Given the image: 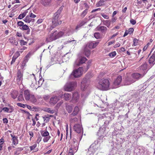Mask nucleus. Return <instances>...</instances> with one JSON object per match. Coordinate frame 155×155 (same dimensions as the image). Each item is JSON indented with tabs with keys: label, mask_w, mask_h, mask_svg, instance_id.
I'll use <instances>...</instances> for the list:
<instances>
[{
	"label": "nucleus",
	"mask_w": 155,
	"mask_h": 155,
	"mask_svg": "<svg viewBox=\"0 0 155 155\" xmlns=\"http://www.w3.org/2000/svg\"><path fill=\"white\" fill-rule=\"evenodd\" d=\"M96 87L97 88L101 90H107L110 89V82L108 79L102 78L100 80Z\"/></svg>",
	"instance_id": "f257e3e1"
},
{
	"label": "nucleus",
	"mask_w": 155,
	"mask_h": 155,
	"mask_svg": "<svg viewBox=\"0 0 155 155\" xmlns=\"http://www.w3.org/2000/svg\"><path fill=\"white\" fill-rule=\"evenodd\" d=\"M64 35V33L62 31L58 32L57 31H54L49 35L46 38L48 42H51L61 37Z\"/></svg>",
	"instance_id": "f03ea898"
},
{
	"label": "nucleus",
	"mask_w": 155,
	"mask_h": 155,
	"mask_svg": "<svg viewBox=\"0 0 155 155\" xmlns=\"http://www.w3.org/2000/svg\"><path fill=\"white\" fill-rule=\"evenodd\" d=\"M61 12V10L59 9L54 14V17L52 21L53 27H55L58 25L61 24V21H58L60 18V14Z\"/></svg>",
	"instance_id": "7ed1b4c3"
},
{
	"label": "nucleus",
	"mask_w": 155,
	"mask_h": 155,
	"mask_svg": "<svg viewBox=\"0 0 155 155\" xmlns=\"http://www.w3.org/2000/svg\"><path fill=\"white\" fill-rule=\"evenodd\" d=\"M77 86L76 81L70 82L66 84L64 87V90L67 91H71L73 90Z\"/></svg>",
	"instance_id": "20e7f679"
},
{
	"label": "nucleus",
	"mask_w": 155,
	"mask_h": 155,
	"mask_svg": "<svg viewBox=\"0 0 155 155\" xmlns=\"http://www.w3.org/2000/svg\"><path fill=\"white\" fill-rule=\"evenodd\" d=\"M83 70L82 67H79L77 69L73 71L71 74L70 78H72L73 76L74 78H77L80 77L83 74Z\"/></svg>",
	"instance_id": "39448f33"
},
{
	"label": "nucleus",
	"mask_w": 155,
	"mask_h": 155,
	"mask_svg": "<svg viewBox=\"0 0 155 155\" xmlns=\"http://www.w3.org/2000/svg\"><path fill=\"white\" fill-rule=\"evenodd\" d=\"M71 147L70 148L69 152L74 153L78 149V143L76 139L73 140L71 143Z\"/></svg>",
	"instance_id": "423d86ee"
},
{
	"label": "nucleus",
	"mask_w": 155,
	"mask_h": 155,
	"mask_svg": "<svg viewBox=\"0 0 155 155\" xmlns=\"http://www.w3.org/2000/svg\"><path fill=\"white\" fill-rule=\"evenodd\" d=\"M90 81L86 78H84L81 82V89L83 91H85L88 89Z\"/></svg>",
	"instance_id": "0eeeda50"
},
{
	"label": "nucleus",
	"mask_w": 155,
	"mask_h": 155,
	"mask_svg": "<svg viewBox=\"0 0 155 155\" xmlns=\"http://www.w3.org/2000/svg\"><path fill=\"white\" fill-rule=\"evenodd\" d=\"M122 80V77L118 76L115 80L111 88H114L118 87V86L120 84Z\"/></svg>",
	"instance_id": "6e6552de"
},
{
	"label": "nucleus",
	"mask_w": 155,
	"mask_h": 155,
	"mask_svg": "<svg viewBox=\"0 0 155 155\" xmlns=\"http://www.w3.org/2000/svg\"><path fill=\"white\" fill-rule=\"evenodd\" d=\"M87 60V59L85 57H81L76 60L74 64L76 65L79 66L84 63Z\"/></svg>",
	"instance_id": "1a4fd4ad"
},
{
	"label": "nucleus",
	"mask_w": 155,
	"mask_h": 155,
	"mask_svg": "<svg viewBox=\"0 0 155 155\" xmlns=\"http://www.w3.org/2000/svg\"><path fill=\"white\" fill-rule=\"evenodd\" d=\"M59 97L53 96L50 99L49 103L50 104L54 105L59 100Z\"/></svg>",
	"instance_id": "9d476101"
},
{
	"label": "nucleus",
	"mask_w": 155,
	"mask_h": 155,
	"mask_svg": "<svg viewBox=\"0 0 155 155\" xmlns=\"http://www.w3.org/2000/svg\"><path fill=\"white\" fill-rule=\"evenodd\" d=\"M145 74V72L143 74H140L138 73H134L131 75V77L134 80H137L140 78L143 77Z\"/></svg>",
	"instance_id": "9b49d317"
},
{
	"label": "nucleus",
	"mask_w": 155,
	"mask_h": 155,
	"mask_svg": "<svg viewBox=\"0 0 155 155\" xmlns=\"http://www.w3.org/2000/svg\"><path fill=\"white\" fill-rule=\"evenodd\" d=\"M74 129L77 133L79 134L83 131L81 126L79 124H76L74 127Z\"/></svg>",
	"instance_id": "f8f14e48"
},
{
	"label": "nucleus",
	"mask_w": 155,
	"mask_h": 155,
	"mask_svg": "<svg viewBox=\"0 0 155 155\" xmlns=\"http://www.w3.org/2000/svg\"><path fill=\"white\" fill-rule=\"evenodd\" d=\"M136 81L134 78H132L131 76L130 77H128L126 78L125 81V85H129L134 82Z\"/></svg>",
	"instance_id": "ddd939ff"
},
{
	"label": "nucleus",
	"mask_w": 155,
	"mask_h": 155,
	"mask_svg": "<svg viewBox=\"0 0 155 155\" xmlns=\"http://www.w3.org/2000/svg\"><path fill=\"white\" fill-rule=\"evenodd\" d=\"M96 31L105 33L107 30V28L104 26H98L96 28Z\"/></svg>",
	"instance_id": "4468645a"
},
{
	"label": "nucleus",
	"mask_w": 155,
	"mask_h": 155,
	"mask_svg": "<svg viewBox=\"0 0 155 155\" xmlns=\"http://www.w3.org/2000/svg\"><path fill=\"white\" fill-rule=\"evenodd\" d=\"M149 62L151 65L153 66L155 64V52H154L150 58Z\"/></svg>",
	"instance_id": "2eb2a0df"
},
{
	"label": "nucleus",
	"mask_w": 155,
	"mask_h": 155,
	"mask_svg": "<svg viewBox=\"0 0 155 155\" xmlns=\"http://www.w3.org/2000/svg\"><path fill=\"white\" fill-rule=\"evenodd\" d=\"M71 94L67 93H64L61 96V97L64 98L66 101L70 100L71 98Z\"/></svg>",
	"instance_id": "dca6fc26"
},
{
	"label": "nucleus",
	"mask_w": 155,
	"mask_h": 155,
	"mask_svg": "<svg viewBox=\"0 0 155 155\" xmlns=\"http://www.w3.org/2000/svg\"><path fill=\"white\" fill-rule=\"evenodd\" d=\"M30 78H31V86L33 87L36 85V81L35 79V75L33 74L30 75Z\"/></svg>",
	"instance_id": "f3484780"
},
{
	"label": "nucleus",
	"mask_w": 155,
	"mask_h": 155,
	"mask_svg": "<svg viewBox=\"0 0 155 155\" xmlns=\"http://www.w3.org/2000/svg\"><path fill=\"white\" fill-rule=\"evenodd\" d=\"M79 95L77 92H75L72 95V101L73 102L75 103L77 102L79 99Z\"/></svg>",
	"instance_id": "a211bd4d"
},
{
	"label": "nucleus",
	"mask_w": 155,
	"mask_h": 155,
	"mask_svg": "<svg viewBox=\"0 0 155 155\" xmlns=\"http://www.w3.org/2000/svg\"><path fill=\"white\" fill-rule=\"evenodd\" d=\"M29 58V53L27 54L26 55L24 58L23 61L21 64V66L23 69L26 66V64L28 61Z\"/></svg>",
	"instance_id": "6ab92c4d"
},
{
	"label": "nucleus",
	"mask_w": 155,
	"mask_h": 155,
	"mask_svg": "<svg viewBox=\"0 0 155 155\" xmlns=\"http://www.w3.org/2000/svg\"><path fill=\"white\" fill-rule=\"evenodd\" d=\"M147 64L146 63H144L140 67V72L141 73L143 74L144 72H145V74L146 73V69L147 68Z\"/></svg>",
	"instance_id": "aec40b11"
},
{
	"label": "nucleus",
	"mask_w": 155,
	"mask_h": 155,
	"mask_svg": "<svg viewBox=\"0 0 155 155\" xmlns=\"http://www.w3.org/2000/svg\"><path fill=\"white\" fill-rule=\"evenodd\" d=\"M98 41H94L90 42L88 44V47L90 48H95L99 44Z\"/></svg>",
	"instance_id": "412c9836"
},
{
	"label": "nucleus",
	"mask_w": 155,
	"mask_h": 155,
	"mask_svg": "<svg viewBox=\"0 0 155 155\" xmlns=\"http://www.w3.org/2000/svg\"><path fill=\"white\" fill-rule=\"evenodd\" d=\"M11 136L12 138V143L14 145H15L18 143V137L15 135H13L12 134H11Z\"/></svg>",
	"instance_id": "4be33fe9"
},
{
	"label": "nucleus",
	"mask_w": 155,
	"mask_h": 155,
	"mask_svg": "<svg viewBox=\"0 0 155 155\" xmlns=\"http://www.w3.org/2000/svg\"><path fill=\"white\" fill-rule=\"evenodd\" d=\"M29 9V8L27 9L22 14H20L18 17V18L20 19H21L23 18L26 15L27 13L28 12V11Z\"/></svg>",
	"instance_id": "5701e85b"
},
{
	"label": "nucleus",
	"mask_w": 155,
	"mask_h": 155,
	"mask_svg": "<svg viewBox=\"0 0 155 155\" xmlns=\"http://www.w3.org/2000/svg\"><path fill=\"white\" fill-rule=\"evenodd\" d=\"M17 80L18 82H20L22 79V75L21 72H18L17 73ZM21 83V82H20Z\"/></svg>",
	"instance_id": "b1692460"
},
{
	"label": "nucleus",
	"mask_w": 155,
	"mask_h": 155,
	"mask_svg": "<svg viewBox=\"0 0 155 155\" xmlns=\"http://www.w3.org/2000/svg\"><path fill=\"white\" fill-rule=\"evenodd\" d=\"M36 99L33 95L30 94V101L33 103H34L36 102Z\"/></svg>",
	"instance_id": "393cba45"
},
{
	"label": "nucleus",
	"mask_w": 155,
	"mask_h": 155,
	"mask_svg": "<svg viewBox=\"0 0 155 155\" xmlns=\"http://www.w3.org/2000/svg\"><path fill=\"white\" fill-rule=\"evenodd\" d=\"M79 110V109L78 107L77 106L75 107L74 108L73 112L71 115L74 116L78 114Z\"/></svg>",
	"instance_id": "a878e982"
},
{
	"label": "nucleus",
	"mask_w": 155,
	"mask_h": 155,
	"mask_svg": "<svg viewBox=\"0 0 155 155\" xmlns=\"http://www.w3.org/2000/svg\"><path fill=\"white\" fill-rule=\"evenodd\" d=\"M51 0H42L41 3L45 6L48 5Z\"/></svg>",
	"instance_id": "bb28decb"
},
{
	"label": "nucleus",
	"mask_w": 155,
	"mask_h": 155,
	"mask_svg": "<svg viewBox=\"0 0 155 155\" xmlns=\"http://www.w3.org/2000/svg\"><path fill=\"white\" fill-rule=\"evenodd\" d=\"M37 146V144L35 143L32 146L30 147L31 150H34V152H36L38 150V149L37 148L35 149V148Z\"/></svg>",
	"instance_id": "cd10ccee"
},
{
	"label": "nucleus",
	"mask_w": 155,
	"mask_h": 155,
	"mask_svg": "<svg viewBox=\"0 0 155 155\" xmlns=\"http://www.w3.org/2000/svg\"><path fill=\"white\" fill-rule=\"evenodd\" d=\"M105 2V0H100L97 3L96 5L97 7H100L101 6L104 5V2Z\"/></svg>",
	"instance_id": "c85d7f7f"
},
{
	"label": "nucleus",
	"mask_w": 155,
	"mask_h": 155,
	"mask_svg": "<svg viewBox=\"0 0 155 155\" xmlns=\"http://www.w3.org/2000/svg\"><path fill=\"white\" fill-rule=\"evenodd\" d=\"M111 21L109 20H104L103 21L104 25L109 28L111 25Z\"/></svg>",
	"instance_id": "c756f323"
},
{
	"label": "nucleus",
	"mask_w": 155,
	"mask_h": 155,
	"mask_svg": "<svg viewBox=\"0 0 155 155\" xmlns=\"http://www.w3.org/2000/svg\"><path fill=\"white\" fill-rule=\"evenodd\" d=\"M24 96L25 99L29 100V91L28 90L25 91H24Z\"/></svg>",
	"instance_id": "7c9ffc66"
},
{
	"label": "nucleus",
	"mask_w": 155,
	"mask_h": 155,
	"mask_svg": "<svg viewBox=\"0 0 155 155\" xmlns=\"http://www.w3.org/2000/svg\"><path fill=\"white\" fill-rule=\"evenodd\" d=\"M74 30L73 28H70L68 29L65 35L66 36H69L71 34H72L74 32Z\"/></svg>",
	"instance_id": "2f4dec72"
},
{
	"label": "nucleus",
	"mask_w": 155,
	"mask_h": 155,
	"mask_svg": "<svg viewBox=\"0 0 155 155\" xmlns=\"http://www.w3.org/2000/svg\"><path fill=\"white\" fill-rule=\"evenodd\" d=\"M18 95V92L16 91H13L11 93L12 97L15 99L17 97Z\"/></svg>",
	"instance_id": "473e14b6"
},
{
	"label": "nucleus",
	"mask_w": 155,
	"mask_h": 155,
	"mask_svg": "<svg viewBox=\"0 0 155 155\" xmlns=\"http://www.w3.org/2000/svg\"><path fill=\"white\" fill-rule=\"evenodd\" d=\"M66 109L67 111L68 112V113H71L72 110V106L69 105H67L66 106Z\"/></svg>",
	"instance_id": "72a5a7b5"
},
{
	"label": "nucleus",
	"mask_w": 155,
	"mask_h": 155,
	"mask_svg": "<svg viewBox=\"0 0 155 155\" xmlns=\"http://www.w3.org/2000/svg\"><path fill=\"white\" fill-rule=\"evenodd\" d=\"M84 53L85 55L87 57L89 56L91 53L90 51L87 48H85L84 49Z\"/></svg>",
	"instance_id": "f704fd0d"
},
{
	"label": "nucleus",
	"mask_w": 155,
	"mask_h": 155,
	"mask_svg": "<svg viewBox=\"0 0 155 155\" xmlns=\"http://www.w3.org/2000/svg\"><path fill=\"white\" fill-rule=\"evenodd\" d=\"M23 150V149L21 147L17 148L16 149V151L15 152L14 154L15 155H17L19 154L20 152Z\"/></svg>",
	"instance_id": "c9c22d12"
},
{
	"label": "nucleus",
	"mask_w": 155,
	"mask_h": 155,
	"mask_svg": "<svg viewBox=\"0 0 155 155\" xmlns=\"http://www.w3.org/2000/svg\"><path fill=\"white\" fill-rule=\"evenodd\" d=\"M94 36L97 39H99L101 38V34L99 32H96L94 33Z\"/></svg>",
	"instance_id": "e433bc0d"
},
{
	"label": "nucleus",
	"mask_w": 155,
	"mask_h": 155,
	"mask_svg": "<svg viewBox=\"0 0 155 155\" xmlns=\"http://www.w3.org/2000/svg\"><path fill=\"white\" fill-rule=\"evenodd\" d=\"M45 110L49 113L51 114H53L54 113V111L53 110H51L50 108H46L45 109Z\"/></svg>",
	"instance_id": "4c0bfd02"
},
{
	"label": "nucleus",
	"mask_w": 155,
	"mask_h": 155,
	"mask_svg": "<svg viewBox=\"0 0 155 155\" xmlns=\"http://www.w3.org/2000/svg\"><path fill=\"white\" fill-rule=\"evenodd\" d=\"M41 135L43 137H47L49 136V133L47 131H43L41 133Z\"/></svg>",
	"instance_id": "58836bf2"
},
{
	"label": "nucleus",
	"mask_w": 155,
	"mask_h": 155,
	"mask_svg": "<svg viewBox=\"0 0 155 155\" xmlns=\"http://www.w3.org/2000/svg\"><path fill=\"white\" fill-rule=\"evenodd\" d=\"M43 118L44 119V121L45 123L48 122L50 120V118L48 116H47L45 115V117H43Z\"/></svg>",
	"instance_id": "ea45409f"
},
{
	"label": "nucleus",
	"mask_w": 155,
	"mask_h": 155,
	"mask_svg": "<svg viewBox=\"0 0 155 155\" xmlns=\"http://www.w3.org/2000/svg\"><path fill=\"white\" fill-rule=\"evenodd\" d=\"M17 56H14L13 57L12 60V62H11V64H12V63H13L15 62L16 59L19 56V54L18 53L17 54Z\"/></svg>",
	"instance_id": "a19ab883"
},
{
	"label": "nucleus",
	"mask_w": 155,
	"mask_h": 155,
	"mask_svg": "<svg viewBox=\"0 0 155 155\" xmlns=\"http://www.w3.org/2000/svg\"><path fill=\"white\" fill-rule=\"evenodd\" d=\"M116 54V52L115 51H114L109 53L108 55L111 57H113L115 56Z\"/></svg>",
	"instance_id": "79ce46f5"
},
{
	"label": "nucleus",
	"mask_w": 155,
	"mask_h": 155,
	"mask_svg": "<svg viewBox=\"0 0 155 155\" xmlns=\"http://www.w3.org/2000/svg\"><path fill=\"white\" fill-rule=\"evenodd\" d=\"M88 152H91L92 153V154L93 155L94 153L95 152V150L93 147H91V146H90L88 149Z\"/></svg>",
	"instance_id": "37998d69"
},
{
	"label": "nucleus",
	"mask_w": 155,
	"mask_h": 155,
	"mask_svg": "<svg viewBox=\"0 0 155 155\" xmlns=\"http://www.w3.org/2000/svg\"><path fill=\"white\" fill-rule=\"evenodd\" d=\"M50 137L49 136L47 137H45L44 138L43 140L44 142H47L50 139Z\"/></svg>",
	"instance_id": "c03bdc74"
},
{
	"label": "nucleus",
	"mask_w": 155,
	"mask_h": 155,
	"mask_svg": "<svg viewBox=\"0 0 155 155\" xmlns=\"http://www.w3.org/2000/svg\"><path fill=\"white\" fill-rule=\"evenodd\" d=\"M88 10L87 9H85L82 12L81 15L83 17H84L87 13Z\"/></svg>",
	"instance_id": "a18cd8bd"
},
{
	"label": "nucleus",
	"mask_w": 155,
	"mask_h": 155,
	"mask_svg": "<svg viewBox=\"0 0 155 155\" xmlns=\"http://www.w3.org/2000/svg\"><path fill=\"white\" fill-rule=\"evenodd\" d=\"M101 15L105 19H108L109 18V16L105 15L104 13H101Z\"/></svg>",
	"instance_id": "49530a36"
},
{
	"label": "nucleus",
	"mask_w": 155,
	"mask_h": 155,
	"mask_svg": "<svg viewBox=\"0 0 155 155\" xmlns=\"http://www.w3.org/2000/svg\"><path fill=\"white\" fill-rule=\"evenodd\" d=\"M30 107V110H32L33 111H36L38 110V108H37L36 107H32V106H30L29 107Z\"/></svg>",
	"instance_id": "de8ad7c7"
},
{
	"label": "nucleus",
	"mask_w": 155,
	"mask_h": 155,
	"mask_svg": "<svg viewBox=\"0 0 155 155\" xmlns=\"http://www.w3.org/2000/svg\"><path fill=\"white\" fill-rule=\"evenodd\" d=\"M134 45V46H137L138 45V41L136 38H134L133 40Z\"/></svg>",
	"instance_id": "09e8293b"
},
{
	"label": "nucleus",
	"mask_w": 155,
	"mask_h": 155,
	"mask_svg": "<svg viewBox=\"0 0 155 155\" xmlns=\"http://www.w3.org/2000/svg\"><path fill=\"white\" fill-rule=\"evenodd\" d=\"M20 43L21 45H25L27 43L26 41H25L22 40H20Z\"/></svg>",
	"instance_id": "8fccbe9b"
},
{
	"label": "nucleus",
	"mask_w": 155,
	"mask_h": 155,
	"mask_svg": "<svg viewBox=\"0 0 155 155\" xmlns=\"http://www.w3.org/2000/svg\"><path fill=\"white\" fill-rule=\"evenodd\" d=\"M23 99V97L22 94H20L18 97V100L19 101H21Z\"/></svg>",
	"instance_id": "3c124183"
},
{
	"label": "nucleus",
	"mask_w": 155,
	"mask_h": 155,
	"mask_svg": "<svg viewBox=\"0 0 155 155\" xmlns=\"http://www.w3.org/2000/svg\"><path fill=\"white\" fill-rule=\"evenodd\" d=\"M85 23L84 21L82 22H81V23L79 25H77L76 26V29H78V28H80L81 26L83 25Z\"/></svg>",
	"instance_id": "603ef678"
},
{
	"label": "nucleus",
	"mask_w": 155,
	"mask_h": 155,
	"mask_svg": "<svg viewBox=\"0 0 155 155\" xmlns=\"http://www.w3.org/2000/svg\"><path fill=\"white\" fill-rule=\"evenodd\" d=\"M17 105L18 106L23 108L25 107V105L20 103H17Z\"/></svg>",
	"instance_id": "864d4df0"
},
{
	"label": "nucleus",
	"mask_w": 155,
	"mask_h": 155,
	"mask_svg": "<svg viewBox=\"0 0 155 155\" xmlns=\"http://www.w3.org/2000/svg\"><path fill=\"white\" fill-rule=\"evenodd\" d=\"M29 28L26 25H23L22 26V28L23 30H27Z\"/></svg>",
	"instance_id": "5fc2aeb1"
},
{
	"label": "nucleus",
	"mask_w": 155,
	"mask_h": 155,
	"mask_svg": "<svg viewBox=\"0 0 155 155\" xmlns=\"http://www.w3.org/2000/svg\"><path fill=\"white\" fill-rule=\"evenodd\" d=\"M50 97L48 95H44L43 96V99L45 100H48L49 98Z\"/></svg>",
	"instance_id": "6e6d98bb"
},
{
	"label": "nucleus",
	"mask_w": 155,
	"mask_h": 155,
	"mask_svg": "<svg viewBox=\"0 0 155 155\" xmlns=\"http://www.w3.org/2000/svg\"><path fill=\"white\" fill-rule=\"evenodd\" d=\"M17 24L20 26H22L24 25V23L22 21H19L18 22Z\"/></svg>",
	"instance_id": "4d7b16f0"
},
{
	"label": "nucleus",
	"mask_w": 155,
	"mask_h": 155,
	"mask_svg": "<svg viewBox=\"0 0 155 155\" xmlns=\"http://www.w3.org/2000/svg\"><path fill=\"white\" fill-rule=\"evenodd\" d=\"M2 109V110H3L5 112H8L9 109L8 107H5Z\"/></svg>",
	"instance_id": "13d9d810"
},
{
	"label": "nucleus",
	"mask_w": 155,
	"mask_h": 155,
	"mask_svg": "<svg viewBox=\"0 0 155 155\" xmlns=\"http://www.w3.org/2000/svg\"><path fill=\"white\" fill-rule=\"evenodd\" d=\"M15 40V38L13 37H12L11 38H10L9 39V42L12 43H13L14 41Z\"/></svg>",
	"instance_id": "bf43d9fd"
},
{
	"label": "nucleus",
	"mask_w": 155,
	"mask_h": 155,
	"mask_svg": "<svg viewBox=\"0 0 155 155\" xmlns=\"http://www.w3.org/2000/svg\"><path fill=\"white\" fill-rule=\"evenodd\" d=\"M2 120L4 124H7L8 123V121L6 118H5L3 119Z\"/></svg>",
	"instance_id": "052dcab7"
},
{
	"label": "nucleus",
	"mask_w": 155,
	"mask_h": 155,
	"mask_svg": "<svg viewBox=\"0 0 155 155\" xmlns=\"http://www.w3.org/2000/svg\"><path fill=\"white\" fill-rule=\"evenodd\" d=\"M130 22L133 25H135L136 23V21L133 19H131L130 20Z\"/></svg>",
	"instance_id": "680f3d73"
},
{
	"label": "nucleus",
	"mask_w": 155,
	"mask_h": 155,
	"mask_svg": "<svg viewBox=\"0 0 155 155\" xmlns=\"http://www.w3.org/2000/svg\"><path fill=\"white\" fill-rule=\"evenodd\" d=\"M134 31V29L132 28H130L128 30V32L130 34H131Z\"/></svg>",
	"instance_id": "e2e57ef3"
},
{
	"label": "nucleus",
	"mask_w": 155,
	"mask_h": 155,
	"mask_svg": "<svg viewBox=\"0 0 155 155\" xmlns=\"http://www.w3.org/2000/svg\"><path fill=\"white\" fill-rule=\"evenodd\" d=\"M63 102L62 101H60V102H59V103H58L56 105V107H59L61 105V104L63 103Z\"/></svg>",
	"instance_id": "0e129e2a"
},
{
	"label": "nucleus",
	"mask_w": 155,
	"mask_h": 155,
	"mask_svg": "<svg viewBox=\"0 0 155 155\" xmlns=\"http://www.w3.org/2000/svg\"><path fill=\"white\" fill-rule=\"evenodd\" d=\"M35 21V19L30 18V22H31V25L33 24V22Z\"/></svg>",
	"instance_id": "69168bd1"
},
{
	"label": "nucleus",
	"mask_w": 155,
	"mask_h": 155,
	"mask_svg": "<svg viewBox=\"0 0 155 155\" xmlns=\"http://www.w3.org/2000/svg\"><path fill=\"white\" fill-rule=\"evenodd\" d=\"M117 20V18L116 17H112V18L111 19V21H112L113 22H115Z\"/></svg>",
	"instance_id": "338daca9"
},
{
	"label": "nucleus",
	"mask_w": 155,
	"mask_h": 155,
	"mask_svg": "<svg viewBox=\"0 0 155 155\" xmlns=\"http://www.w3.org/2000/svg\"><path fill=\"white\" fill-rule=\"evenodd\" d=\"M43 20L41 19H40L38 20L37 22V23L38 24H40L42 22Z\"/></svg>",
	"instance_id": "774afa93"
}]
</instances>
